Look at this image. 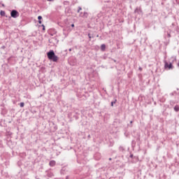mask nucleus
I'll return each instance as SVG.
<instances>
[{
    "label": "nucleus",
    "mask_w": 179,
    "mask_h": 179,
    "mask_svg": "<svg viewBox=\"0 0 179 179\" xmlns=\"http://www.w3.org/2000/svg\"><path fill=\"white\" fill-rule=\"evenodd\" d=\"M48 57L50 60H52L54 62H57L59 60L58 56H56L53 50L48 52L47 53Z\"/></svg>",
    "instance_id": "1"
},
{
    "label": "nucleus",
    "mask_w": 179,
    "mask_h": 179,
    "mask_svg": "<svg viewBox=\"0 0 179 179\" xmlns=\"http://www.w3.org/2000/svg\"><path fill=\"white\" fill-rule=\"evenodd\" d=\"M19 15L20 14L18 11H17L16 10H13L10 13V16L11 17H13V18L18 17Z\"/></svg>",
    "instance_id": "2"
},
{
    "label": "nucleus",
    "mask_w": 179,
    "mask_h": 179,
    "mask_svg": "<svg viewBox=\"0 0 179 179\" xmlns=\"http://www.w3.org/2000/svg\"><path fill=\"white\" fill-rule=\"evenodd\" d=\"M165 69H173V66L172 63L165 62Z\"/></svg>",
    "instance_id": "3"
},
{
    "label": "nucleus",
    "mask_w": 179,
    "mask_h": 179,
    "mask_svg": "<svg viewBox=\"0 0 179 179\" xmlns=\"http://www.w3.org/2000/svg\"><path fill=\"white\" fill-rule=\"evenodd\" d=\"M55 164H56V162H55V160L50 161V166L53 167V166H55Z\"/></svg>",
    "instance_id": "4"
},
{
    "label": "nucleus",
    "mask_w": 179,
    "mask_h": 179,
    "mask_svg": "<svg viewBox=\"0 0 179 179\" xmlns=\"http://www.w3.org/2000/svg\"><path fill=\"white\" fill-rule=\"evenodd\" d=\"M101 50L105 51L106 50V45L103 44L101 45Z\"/></svg>",
    "instance_id": "5"
},
{
    "label": "nucleus",
    "mask_w": 179,
    "mask_h": 179,
    "mask_svg": "<svg viewBox=\"0 0 179 179\" xmlns=\"http://www.w3.org/2000/svg\"><path fill=\"white\" fill-rule=\"evenodd\" d=\"M0 15H1V16H5V15H6V12H5V11L1 10V11L0 12Z\"/></svg>",
    "instance_id": "6"
},
{
    "label": "nucleus",
    "mask_w": 179,
    "mask_h": 179,
    "mask_svg": "<svg viewBox=\"0 0 179 179\" xmlns=\"http://www.w3.org/2000/svg\"><path fill=\"white\" fill-rule=\"evenodd\" d=\"M174 110L176 111V112H178L179 111V106H176L174 107Z\"/></svg>",
    "instance_id": "7"
},
{
    "label": "nucleus",
    "mask_w": 179,
    "mask_h": 179,
    "mask_svg": "<svg viewBox=\"0 0 179 179\" xmlns=\"http://www.w3.org/2000/svg\"><path fill=\"white\" fill-rule=\"evenodd\" d=\"M20 106L22 107V108L24 107V102L20 103Z\"/></svg>",
    "instance_id": "8"
},
{
    "label": "nucleus",
    "mask_w": 179,
    "mask_h": 179,
    "mask_svg": "<svg viewBox=\"0 0 179 179\" xmlns=\"http://www.w3.org/2000/svg\"><path fill=\"white\" fill-rule=\"evenodd\" d=\"M117 101V100L115 99V101H112L111 102V106H114V103H115Z\"/></svg>",
    "instance_id": "9"
},
{
    "label": "nucleus",
    "mask_w": 179,
    "mask_h": 179,
    "mask_svg": "<svg viewBox=\"0 0 179 179\" xmlns=\"http://www.w3.org/2000/svg\"><path fill=\"white\" fill-rule=\"evenodd\" d=\"M42 19V17L41 15L38 16V20H41Z\"/></svg>",
    "instance_id": "10"
},
{
    "label": "nucleus",
    "mask_w": 179,
    "mask_h": 179,
    "mask_svg": "<svg viewBox=\"0 0 179 179\" xmlns=\"http://www.w3.org/2000/svg\"><path fill=\"white\" fill-rule=\"evenodd\" d=\"M80 10H82V8H79L78 10V13H79V12H80Z\"/></svg>",
    "instance_id": "11"
},
{
    "label": "nucleus",
    "mask_w": 179,
    "mask_h": 179,
    "mask_svg": "<svg viewBox=\"0 0 179 179\" xmlns=\"http://www.w3.org/2000/svg\"><path fill=\"white\" fill-rule=\"evenodd\" d=\"M139 71H143L142 67H139Z\"/></svg>",
    "instance_id": "12"
},
{
    "label": "nucleus",
    "mask_w": 179,
    "mask_h": 179,
    "mask_svg": "<svg viewBox=\"0 0 179 179\" xmlns=\"http://www.w3.org/2000/svg\"><path fill=\"white\" fill-rule=\"evenodd\" d=\"M88 36H89L90 38H92L90 34H88Z\"/></svg>",
    "instance_id": "13"
},
{
    "label": "nucleus",
    "mask_w": 179,
    "mask_h": 179,
    "mask_svg": "<svg viewBox=\"0 0 179 179\" xmlns=\"http://www.w3.org/2000/svg\"><path fill=\"white\" fill-rule=\"evenodd\" d=\"M42 27H43V30H45V26L43 24H42Z\"/></svg>",
    "instance_id": "14"
},
{
    "label": "nucleus",
    "mask_w": 179,
    "mask_h": 179,
    "mask_svg": "<svg viewBox=\"0 0 179 179\" xmlns=\"http://www.w3.org/2000/svg\"><path fill=\"white\" fill-rule=\"evenodd\" d=\"M48 1H50V2H51V1H54V0H48Z\"/></svg>",
    "instance_id": "15"
},
{
    "label": "nucleus",
    "mask_w": 179,
    "mask_h": 179,
    "mask_svg": "<svg viewBox=\"0 0 179 179\" xmlns=\"http://www.w3.org/2000/svg\"><path fill=\"white\" fill-rule=\"evenodd\" d=\"M38 22H39V24H41V23H42V22H41V20H39Z\"/></svg>",
    "instance_id": "16"
},
{
    "label": "nucleus",
    "mask_w": 179,
    "mask_h": 179,
    "mask_svg": "<svg viewBox=\"0 0 179 179\" xmlns=\"http://www.w3.org/2000/svg\"><path fill=\"white\" fill-rule=\"evenodd\" d=\"M74 26H75V25H74L73 24H71V27H74Z\"/></svg>",
    "instance_id": "17"
},
{
    "label": "nucleus",
    "mask_w": 179,
    "mask_h": 179,
    "mask_svg": "<svg viewBox=\"0 0 179 179\" xmlns=\"http://www.w3.org/2000/svg\"><path fill=\"white\" fill-rule=\"evenodd\" d=\"M85 15H86V16H87V13H85Z\"/></svg>",
    "instance_id": "18"
},
{
    "label": "nucleus",
    "mask_w": 179,
    "mask_h": 179,
    "mask_svg": "<svg viewBox=\"0 0 179 179\" xmlns=\"http://www.w3.org/2000/svg\"><path fill=\"white\" fill-rule=\"evenodd\" d=\"M178 66H179V62H178Z\"/></svg>",
    "instance_id": "19"
}]
</instances>
